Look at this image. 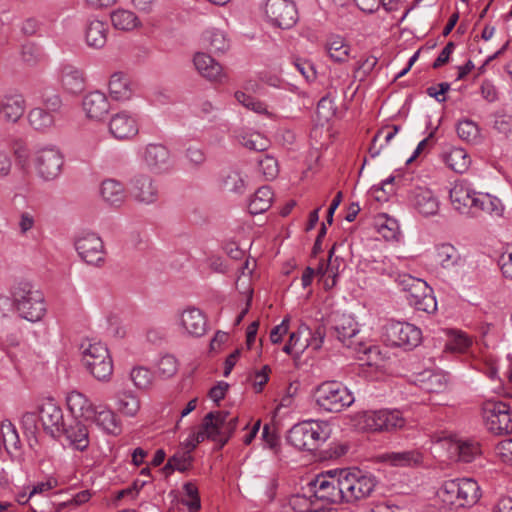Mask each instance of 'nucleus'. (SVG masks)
Wrapping results in <instances>:
<instances>
[{
	"label": "nucleus",
	"mask_w": 512,
	"mask_h": 512,
	"mask_svg": "<svg viewBox=\"0 0 512 512\" xmlns=\"http://www.w3.org/2000/svg\"><path fill=\"white\" fill-rule=\"evenodd\" d=\"M329 335L335 337L343 346L350 349L359 359L368 364L376 363L379 355L378 347L367 343L359 336L358 323L346 314L335 315L329 330Z\"/></svg>",
	"instance_id": "nucleus-1"
},
{
	"label": "nucleus",
	"mask_w": 512,
	"mask_h": 512,
	"mask_svg": "<svg viewBox=\"0 0 512 512\" xmlns=\"http://www.w3.org/2000/svg\"><path fill=\"white\" fill-rule=\"evenodd\" d=\"M11 296L14 307L22 318L37 322L46 314L44 295L31 282H16L11 288Z\"/></svg>",
	"instance_id": "nucleus-2"
},
{
	"label": "nucleus",
	"mask_w": 512,
	"mask_h": 512,
	"mask_svg": "<svg viewBox=\"0 0 512 512\" xmlns=\"http://www.w3.org/2000/svg\"><path fill=\"white\" fill-rule=\"evenodd\" d=\"M331 428L328 422L306 420L295 424L287 434V441L299 450L312 451L329 439Z\"/></svg>",
	"instance_id": "nucleus-3"
},
{
	"label": "nucleus",
	"mask_w": 512,
	"mask_h": 512,
	"mask_svg": "<svg viewBox=\"0 0 512 512\" xmlns=\"http://www.w3.org/2000/svg\"><path fill=\"white\" fill-rule=\"evenodd\" d=\"M395 283L406 294L408 304L414 309L428 314L437 310L433 290L424 280L403 273L397 275Z\"/></svg>",
	"instance_id": "nucleus-4"
},
{
	"label": "nucleus",
	"mask_w": 512,
	"mask_h": 512,
	"mask_svg": "<svg viewBox=\"0 0 512 512\" xmlns=\"http://www.w3.org/2000/svg\"><path fill=\"white\" fill-rule=\"evenodd\" d=\"M314 397L322 410L331 413L341 412L355 401L348 388L338 381L322 382L316 387Z\"/></svg>",
	"instance_id": "nucleus-5"
},
{
	"label": "nucleus",
	"mask_w": 512,
	"mask_h": 512,
	"mask_svg": "<svg viewBox=\"0 0 512 512\" xmlns=\"http://www.w3.org/2000/svg\"><path fill=\"white\" fill-rule=\"evenodd\" d=\"M82 362L89 373L99 381H108L113 373L109 350L101 342L90 340L81 344Z\"/></svg>",
	"instance_id": "nucleus-6"
},
{
	"label": "nucleus",
	"mask_w": 512,
	"mask_h": 512,
	"mask_svg": "<svg viewBox=\"0 0 512 512\" xmlns=\"http://www.w3.org/2000/svg\"><path fill=\"white\" fill-rule=\"evenodd\" d=\"M437 495L448 506L470 507L480 499L481 489L478 482H444Z\"/></svg>",
	"instance_id": "nucleus-7"
},
{
	"label": "nucleus",
	"mask_w": 512,
	"mask_h": 512,
	"mask_svg": "<svg viewBox=\"0 0 512 512\" xmlns=\"http://www.w3.org/2000/svg\"><path fill=\"white\" fill-rule=\"evenodd\" d=\"M486 428L495 435L512 434V407L502 400L488 399L482 404Z\"/></svg>",
	"instance_id": "nucleus-8"
},
{
	"label": "nucleus",
	"mask_w": 512,
	"mask_h": 512,
	"mask_svg": "<svg viewBox=\"0 0 512 512\" xmlns=\"http://www.w3.org/2000/svg\"><path fill=\"white\" fill-rule=\"evenodd\" d=\"M385 341L394 347L411 350L417 347L422 340V332L417 326L400 321H389L384 326Z\"/></svg>",
	"instance_id": "nucleus-9"
},
{
	"label": "nucleus",
	"mask_w": 512,
	"mask_h": 512,
	"mask_svg": "<svg viewBox=\"0 0 512 512\" xmlns=\"http://www.w3.org/2000/svg\"><path fill=\"white\" fill-rule=\"evenodd\" d=\"M39 420L44 431L55 439L63 434L65 420L63 410L53 398H46L37 407Z\"/></svg>",
	"instance_id": "nucleus-10"
},
{
	"label": "nucleus",
	"mask_w": 512,
	"mask_h": 512,
	"mask_svg": "<svg viewBox=\"0 0 512 512\" xmlns=\"http://www.w3.org/2000/svg\"><path fill=\"white\" fill-rule=\"evenodd\" d=\"M265 14L273 26L281 29L292 28L298 20L296 6L291 0H267Z\"/></svg>",
	"instance_id": "nucleus-11"
},
{
	"label": "nucleus",
	"mask_w": 512,
	"mask_h": 512,
	"mask_svg": "<svg viewBox=\"0 0 512 512\" xmlns=\"http://www.w3.org/2000/svg\"><path fill=\"white\" fill-rule=\"evenodd\" d=\"M79 256L90 265L100 266L105 261L106 251L102 239L95 233H86L75 242Z\"/></svg>",
	"instance_id": "nucleus-12"
},
{
	"label": "nucleus",
	"mask_w": 512,
	"mask_h": 512,
	"mask_svg": "<svg viewBox=\"0 0 512 512\" xmlns=\"http://www.w3.org/2000/svg\"><path fill=\"white\" fill-rule=\"evenodd\" d=\"M34 165L38 175L44 180H53L61 172L63 157L61 153L52 148L38 151L34 158Z\"/></svg>",
	"instance_id": "nucleus-13"
},
{
	"label": "nucleus",
	"mask_w": 512,
	"mask_h": 512,
	"mask_svg": "<svg viewBox=\"0 0 512 512\" xmlns=\"http://www.w3.org/2000/svg\"><path fill=\"white\" fill-rule=\"evenodd\" d=\"M340 484V489L334 490L328 498L331 503L338 502H355L365 499L374 491V482H336Z\"/></svg>",
	"instance_id": "nucleus-14"
},
{
	"label": "nucleus",
	"mask_w": 512,
	"mask_h": 512,
	"mask_svg": "<svg viewBox=\"0 0 512 512\" xmlns=\"http://www.w3.org/2000/svg\"><path fill=\"white\" fill-rule=\"evenodd\" d=\"M228 411H212L205 415V429H210V440L220 444L222 448L234 433L233 426H229Z\"/></svg>",
	"instance_id": "nucleus-15"
},
{
	"label": "nucleus",
	"mask_w": 512,
	"mask_h": 512,
	"mask_svg": "<svg viewBox=\"0 0 512 512\" xmlns=\"http://www.w3.org/2000/svg\"><path fill=\"white\" fill-rule=\"evenodd\" d=\"M478 193L463 181L456 183L451 188L449 195L453 207L459 213L471 217Z\"/></svg>",
	"instance_id": "nucleus-16"
},
{
	"label": "nucleus",
	"mask_w": 512,
	"mask_h": 512,
	"mask_svg": "<svg viewBox=\"0 0 512 512\" xmlns=\"http://www.w3.org/2000/svg\"><path fill=\"white\" fill-rule=\"evenodd\" d=\"M58 81L63 90L69 94L76 95L85 89L86 78L83 70L72 64L61 65Z\"/></svg>",
	"instance_id": "nucleus-17"
},
{
	"label": "nucleus",
	"mask_w": 512,
	"mask_h": 512,
	"mask_svg": "<svg viewBox=\"0 0 512 512\" xmlns=\"http://www.w3.org/2000/svg\"><path fill=\"white\" fill-rule=\"evenodd\" d=\"M410 203L424 217L436 215L439 211V200L434 193L424 187H416L410 193Z\"/></svg>",
	"instance_id": "nucleus-18"
},
{
	"label": "nucleus",
	"mask_w": 512,
	"mask_h": 512,
	"mask_svg": "<svg viewBox=\"0 0 512 512\" xmlns=\"http://www.w3.org/2000/svg\"><path fill=\"white\" fill-rule=\"evenodd\" d=\"M442 446L446 448L448 456L457 462L469 463L480 455L478 443L445 439Z\"/></svg>",
	"instance_id": "nucleus-19"
},
{
	"label": "nucleus",
	"mask_w": 512,
	"mask_h": 512,
	"mask_svg": "<svg viewBox=\"0 0 512 512\" xmlns=\"http://www.w3.org/2000/svg\"><path fill=\"white\" fill-rule=\"evenodd\" d=\"M193 63L199 74L209 81L223 82L226 79L221 64L206 53L197 52L194 55Z\"/></svg>",
	"instance_id": "nucleus-20"
},
{
	"label": "nucleus",
	"mask_w": 512,
	"mask_h": 512,
	"mask_svg": "<svg viewBox=\"0 0 512 512\" xmlns=\"http://www.w3.org/2000/svg\"><path fill=\"white\" fill-rule=\"evenodd\" d=\"M180 324L187 334L201 337L207 331V319L204 313L195 307H188L180 315Z\"/></svg>",
	"instance_id": "nucleus-21"
},
{
	"label": "nucleus",
	"mask_w": 512,
	"mask_h": 512,
	"mask_svg": "<svg viewBox=\"0 0 512 512\" xmlns=\"http://www.w3.org/2000/svg\"><path fill=\"white\" fill-rule=\"evenodd\" d=\"M109 130L117 139H130L138 133V125L132 116L126 112H120L111 118Z\"/></svg>",
	"instance_id": "nucleus-22"
},
{
	"label": "nucleus",
	"mask_w": 512,
	"mask_h": 512,
	"mask_svg": "<svg viewBox=\"0 0 512 512\" xmlns=\"http://www.w3.org/2000/svg\"><path fill=\"white\" fill-rule=\"evenodd\" d=\"M83 109L90 119H103L110 109L109 101L106 95L100 91L88 93L82 102Z\"/></svg>",
	"instance_id": "nucleus-23"
},
{
	"label": "nucleus",
	"mask_w": 512,
	"mask_h": 512,
	"mask_svg": "<svg viewBox=\"0 0 512 512\" xmlns=\"http://www.w3.org/2000/svg\"><path fill=\"white\" fill-rule=\"evenodd\" d=\"M131 193L134 198L146 204L156 201L158 189L147 175H137L131 181Z\"/></svg>",
	"instance_id": "nucleus-24"
},
{
	"label": "nucleus",
	"mask_w": 512,
	"mask_h": 512,
	"mask_svg": "<svg viewBox=\"0 0 512 512\" xmlns=\"http://www.w3.org/2000/svg\"><path fill=\"white\" fill-rule=\"evenodd\" d=\"M110 96L116 101H127L134 93V84L123 72H115L109 80Z\"/></svg>",
	"instance_id": "nucleus-25"
},
{
	"label": "nucleus",
	"mask_w": 512,
	"mask_h": 512,
	"mask_svg": "<svg viewBox=\"0 0 512 512\" xmlns=\"http://www.w3.org/2000/svg\"><path fill=\"white\" fill-rule=\"evenodd\" d=\"M109 27L104 21L91 19L85 26V42L94 49H101L107 42Z\"/></svg>",
	"instance_id": "nucleus-26"
},
{
	"label": "nucleus",
	"mask_w": 512,
	"mask_h": 512,
	"mask_svg": "<svg viewBox=\"0 0 512 512\" xmlns=\"http://www.w3.org/2000/svg\"><path fill=\"white\" fill-rule=\"evenodd\" d=\"M65 440L75 449L84 451L89 446V431L85 424L74 420L73 423L64 426L61 438Z\"/></svg>",
	"instance_id": "nucleus-27"
},
{
	"label": "nucleus",
	"mask_w": 512,
	"mask_h": 512,
	"mask_svg": "<svg viewBox=\"0 0 512 512\" xmlns=\"http://www.w3.org/2000/svg\"><path fill=\"white\" fill-rule=\"evenodd\" d=\"M503 211L504 207L497 197L479 192L471 217H479L483 213L499 217L502 216Z\"/></svg>",
	"instance_id": "nucleus-28"
},
{
	"label": "nucleus",
	"mask_w": 512,
	"mask_h": 512,
	"mask_svg": "<svg viewBox=\"0 0 512 512\" xmlns=\"http://www.w3.org/2000/svg\"><path fill=\"white\" fill-rule=\"evenodd\" d=\"M93 422L107 434L119 435L122 431L121 421L118 416L110 409L93 410Z\"/></svg>",
	"instance_id": "nucleus-29"
},
{
	"label": "nucleus",
	"mask_w": 512,
	"mask_h": 512,
	"mask_svg": "<svg viewBox=\"0 0 512 512\" xmlns=\"http://www.w3.org/2000/svg\"><path fill=\"white\" fill-rule=\"evenodd\" d=\"M442 161L456 173H464L470 166L468 153L459 147H450L441 154Z\"/></svg>",
	"instance_id": "nucleus-30"
},
{
	"label": "nucleus",
	"mask_w": 512,
	"mask_h": 512,
	"mask_svg": "<svg viewBox=\"0 0 512 512\" xmlns=\"http://www.w3.org/2000/svg\"><path fill=\"white\" fill-rule=\"evenodd\" d=\"M100 194L102 199L112 206H120L126 199L123 184L115 179L104 180L101 183Z\"/></svg>",
	"instance_id": "nucleus-31"
},
{
	"label": "nucleus",
	"mask_w": 512,
	"mask_h": 512,
	"mask_svg": "<svg viewBox=\"0 0 512 512\" xmlns=\"http://www.w3.org/2000/svg\"><path fill=\"white\" fill-rule=\"evenodd\" d=\"M169 158L168 149L161 144H149L146 147L144 160L152 170L160 171L166 169Z\"/></svg>",
	"instance_id": "nucleus-32"
},
{
	"label": "nucleus",
	"mask_w": 512,
	"mask_h": 512,
	"mask_svg": "<svg viewBox=\"0 0 512 512\" xmlns=\"http://www.w3.org/2000/svg\"><path fill=\"white\" fill-rule=\"evenodd\" d=\"M0 113L7 121L17 122L24 114L26 102L22 95L6 96L3 103H0Z\"/></svg>",
	"instance_id": "nucleus-33"
},
{
	"label": "nucleus",
	"mask_w": 512,
	"mask_h": 512,
	"mask_svg": "<svg viewBox=\"0 0 512 512\" xmlns=\"http://www.w3.org/2000/svg\"><path fill=\"white\" fill-rule=\"evenodd\" d=\"M67 406L75 416L90 419L93 414V406L89 399L78 391H72L67 396Z\"/></svg>",
	"instance_id": "nucleus-34"
},
{
	"label": "nucleus",
	"mask_w": 512,
	"mask_h": 512,
	"mask_svg": "<svg viewBox=\"0 0 512 512\" xmlns=\"http://www.w3.org/2000/svg\"><path fill=\"white\" fill-rule=\"evenodd\" d=\"M392 466L417 467L423 462L422 454L417 450L391 452L383 456Z\"/></svg>",
	"instance_id": "nucleus-35"
},
{
	"label": "nucleus",
	"mask_w": 512,
	"mask_h": 512,
	"mask_svg": "<svg viewBox=\"0 0 512 512\" xmlns=\"http://www.w3.org/2000/svg\"><path fill=\"white\" fill-rule=\"evenodd\" d=\"M192 460L191 451L188 448L187 450L177 451L169 458L161 471L165 477H169L174 471L185 472L191 467Z\"/></svg>",
	"instance_id": "nucleus-36"
},
{
	"label": "nucleus",
	"mask_w": 512,
	"mask_h": 512,
	"mask_svg": "<svg viewBox=\"0 0 512 512\" xmlns=\"http://www.w3.org/2000/svg\"><path fill=\"white\" fill-rule=\"evenodd\" d=\"M273 200V192L269 186L260 187L249 202L248 209L252 215L266 212Z\"/></svg>",
	"instance_id": "nucleus-37"
},
{
	"label": "nucleus",
	"mask_w": 512,
	"mask_h": 512,
	"mask_svg": "<svg viewBox=\"0 0 512 512\" xmlns=\"http://www.w3.org/2000/svg\"><path fill=\"white\" fill-rule=\"evenodd\" d=\"M400 126L392 125L382 127L377 131L372 139V143L369 147V154L372 158L378 156L383 149L398 133Z\"/></svg>",
	"instance_id": "nucleus-38"
},
{
	"label": "nucleus",
	"mask_w": 512,
	"mask_h": 512,
	"mask_svg": "<svg viewBox=\"0 0 512 512\" xmlns=\"http://www.w3.org/2000/svg\"><path fill=\"white\" fill-rule=\"evenodd\" d=\"M326 51L335 62H345L349 57L350 46L339 35H332L327 39Z\"/></svg>",
	"instance_id": "nucleus-39"
},
{
	"label": "nucleus",
	"mask_w": 512,
	"mask_h": 512,
	"mask_svg": "<svg viewBox=\"0 0 512 512\" xmlns=\"http://www.w3.org/2000/svg\"><path fill=\"white\" fill-rule=\"evenodd\" d=\"M337 478V480H367L366 475L357 468H334L329 470L319 471L314 475L313 480H320L321 478Z\"/></svg>",
	"instance_id": "nucleus-40"
},
{
	"label": "nucleus",
	"mask_w": 512,
	"mask_h": 512,
	"mask_svg": "<svg viewBox=\"0 0 512 512\" xmlns=\"http://www.w3.org/2000/svg\"><path fill=\"white\" fill-rule=\"evenodd\" d=\"M29 124L38 131H47L55 124V115L42 107H35L28 113Z\"/></svg>",
	"instance_id": "nucleus-41"
},
{
	"label": "nucleus",
	"mask_w": 512,
	"mask_h": 512,
	"mask_svg": "<svg viewBox=\"0 0 512 512\" xmlns=\"http://www.w3.org/2000/svg\"><path fill=\"white\" fill-rule=\"evenodd\" d=\"M436 257L444 269L455 267L462 261L458 250L449 243H442L436 247Z\"/></svg>",
	"instance_id": "nucleus-42"
},
{
	"label": "nucleus",
	"mask_w": 512,
	"mask_h": 512,
	"mask_svg": "<svg viewBox=\"0 0 512 512\" xmlns=\"http://www.w3.org/2000/svg\"><path fill=\"white\" fill-rule=\"evenodd\" d=\"M420 388L429 393H440L447 388L448 379L442 373H423L419 379Z\"/></svg>",
	"instance_id": "nucleus-43"
},
{
	"label": "nucleus",
	"mask_w": 512,
	"mask_h": 512,
	"mask_svg": "<svg viewBox=\"0 0 512 512\" xmlns=\"http://www.w3.org/2000/svg\"><path fill=\"white\" fill-rule=\"evenodd\" d=\"M114 28L123 31H130L136 28L140 22L138 17L130 10L117 9L110 15Z\"/></svg>",
	"instance_id": "nucleus-44"
},
{
	"label": "nucleus",
	"mask_w": 512,
	"mask_h": 512,
	"mask_svg": "<svg viewBox=\"0 0 512 512\" xmlns=\"http://www.w3.org/2000/svg\"><path fill=\"white\" fill-rule=\"evenodd\" d=\"M384 417V410L364 411L358 415V424L362 429L371 432L384 431L382 424Z\"/></svg>",
	"instance_id": "nucleus-45"
},
{
	"label": "nucleus",
	"mask_w": 512,
	"mask_h": 512,
	"mask_svg": "<svg viewBox=\"0 0 512 512\" xmlns=\"http://www.w3.org/2000/svg\"><path fill=\"white\" fill-rule=\"evenodd\" d=\"M456 130L459 138L467 143L476 144L481 140L480 129L472 120L465 119L459 121Z\"/></svg>",
	"instance_id": "nucleus-46"
},
{
	"label": "nucleus",
	"mask_w": 512,
	"mask_h": 512,
	"mask_svg": "<svg viewBox=\"0 0 512 512\" xmlns=\"http://www.w3.org/2000/svg\"><path fill=\"white\" fill-rule=\"evenodd\" d=\"M181 502L189 512H198L201 509V500L198 487L194 482H186L183 486Z\"/></svg>",
	"instance_id": "nucleus-47"
},
{
	"label": "nucleus",
	"mask_w": 512,
	"mask_h": 512,
	"mask_svg": "<svg viewBox=\"0 0 512 512\" xmlns=\"http://www.w3.org/2000/svg\"><path fill=\"white\" fill-rule=\"evenodd\" d=\"M117 407L124 415L133 417L140 409V400L132 392H122L118 395Z\"/></svg>",
	"instance_id": "nucleus-48"
},
{
	"label": "nucleus",
	"mask_w": 512,
	"mask_h": 512,
	"mask_svg": "<svg viewBox=\"0 0 512 512\" xmlns=\"http://www.w3.org/2000/svg\"><path fill=\"white\" fill-rule=\"evenodd\" d=\"M258 168L264 180L271 181L278 176L279 165L275 157L271 155L260 156L257 159Z\"/></svg>",
	"instance_id": "nucleus-49"
},
{
	"label": "nucleus",
	"mask_w": 512,
	"mask_h": 512,
	"mask_svg": "<svg viewBox=\"0 0 512 512\" xmlns=\"http://www.w3.org/2000/svg\"><path fill=\"white\" fill-rule=\"evenodd\" d=\"M21 59L29 66H35L40 63L44 54L40 46L33 42L24 43L21 47Z\"/></svg>",
	"instance_id": "nucleus-50"
},
{
	"label": "nucleus",
	"mask_w": 512,
	"mask_h": 512,
	"mask_svg": "<svg viewBox=\"0 0 512 512\" xmlns=\"http://www.w3.org/2000/svg\"><path fill=\"white\" fill-rule=\"evenodd\" d=\"M307 488V492L313 494L316 499L331 502L328 498L322 496H329L334 490L340 489V484L336 482H308Z\"/></svg>",
	"instance_id": "nucleus-51"
},
{
	"label": "nucleus",
	"mask_w": 512,
	"mask_h": 512,
	"mask_svg": "<svg viewBox=\"0 0 512 512\" xmlns=\"http://www.w3.org/2000/svg\"><path fill=\"white\" fill-rule=\"evenodd\" d=\"M204 40L212 52H225L229 48V42L224 33L219 30H209L204 33Z\"/></svg>",
	"instance_id": "nucleus-52"
},
{
	"label": "nucleus",
	"mask_w": 512,
	"mask_h": 512,
	"mask_svg": "<svg viewBox=\"0 0 512 512\" xmlns=\"http://www.w3.org/2000/svg\"><path fill=\"white\" fill-rule=\"evenodd\" d=\"M337 244L335 243L329 250L328 262L326 264L325 273H328V278H332V286L335 285V279L340 270L345 267L344 260L338 256H334Z\"/></svg>",
	"instance_id": "nucleus-53"
},
{
	"label": "nucleus",
	"mask_w": 512,
	"mask_h": 512,
	"mask_svg": "<svg viewBox=\"0 0 512 512\" xmlns=\"http://www.w3.org/2000/svg\"><path fill=\"white\" fill-rule=\"evenodd\" d=\"M384 410L383 426L384 431H391L397 428H402L405 425V419L399 410Z\"/></svg>",
	"instance_id": "nucleus-54"
},
{
	"label": "nucleus",
	"mask_w": 512,
	"mask_h": 512,
	"mask_svg": "<svg viewBox=\"0 0 512 512\" xmlns=\"http://www.w3.org/2000/svg\"><path fill=\"white\" fill-rule=\"evenodd\" d=\"M236 100L241 103L244 107L258 113V114H264L267 112L266 105L255 99L254 97L247 95L244 92L237 91L235 93Z\"/></svg>",
	"instance_id": "nucleus-55"
},
{
	"label": "nucleus",
	"mask_w": 512,
	"mask_h": 512,
	"mask_svg": "<svg viewBox=\"0 0 512 512\" xmlns=\"http://www.w3.org/2000/svg\"><path fill=\"white\" fill-rule=\"evenodd\" d=\"M2 427H4L3 434L5 440L3 447L8 452H10L12 448L17 450L19 448L20 439L15 426L10 421H5L2 423Z\"/></svg>",
	"instance_id": "nucleus-56"
},
{
	"label": "nucleus",
	"mask_w": 512,
	"mask_h": 512,
	"mask_svg": "<svg viewBox=\"0 0 512 512\" xmlns=\"http://www.w3.org/2000/svg\"><path fill=\"white\" fill-rule=\"evenodd\" d=\"M130 378L136 387L146 389L151 385L152 373L144 367H136L132 369Z\"/></svg>",
	"instance_id": "nucleus-57"
},
{
	"label": "nucleus",
	"mask_w": 512,
	"mask_h": 512,
	"mask_svg": "<svg viewBox=\"0 0 512 512\" xmlns=\"http://www.w3.org/2000/svg\"><path fill=\"white\" fill-rule=\"evenodd\" d=\"M309 332V327L305 324L299 326L296 332H292L289 336V342L295 348V354H302L305 349L308 347V338H305L304 341H301V336L305 335V333Z\"/></svg>",
	"instance_id": "nucleus-58"
},
{
	"label": "nucleus",
	"mask_w": 512,
	"mask_h": 512,
	"mask_svg": "<svg viewBox=\"0 0 512 512\" xmlns=\"http://www.w3.org/2000/svg\"><path fill=\"white\" fill-rule=\"evenodd\" d=\"M471 339L462 332H455L452 334L447 343V348L457 352H464L470 345Z\"/></svg>",
	"instance_id": "nucleus-59"
},
{
	"label": "nucleus",
	"mask_w": 512,
	"mask_h": 512,
	"mask_svg": "<svg viewBox=\"0 0 512 512\" xmlns=\"http://www.w3.org/2000/svg\"><path fill=\"white\" fill-rule=\"evenodd\" d=\"M42 108L48 112H52L53 115L59 113L62 107V99L58 93H43L42 94Z\"/></svg>",
	"instance_id": "nucleus-60"
},
{
	"label": "nucleus",
	"mask_w": 512,
	"mask_h": 512,
	"mask_svg": "<svg viewBox=\"0 0 512 512\" xmlns=\"http://www.w3.org/2000/svg\"><path fill=\"white\" fill-rule=\"evenodd\" d=\"M178 369L177 360L172 355L163 356L158 362V371L164 377L173 376Z\"/></svg>",
	"instance_id": "nucleus-61"
},
{
	"label": "nucleus",
	"mask_w": 512,
	"mask_h": 512,
	"mask_svg": "<svg viewBox=\"0 0 512 512\" xmlns=\"http://www.w3.org/2000/svg\"><path fill=\"white\" fill-rule=\"evenodd\" d=\"M39 413L37 412H25L21 417V425L26 433L35 435L38 431Z\"/></svg>",
	"instance_id": "nucleus-62"
},
{
	"label": "nucleus",
	"mask_w": 512,
	"mask_h": 512,
	"mask_svg": "<svg viewBox=\"0 0 512 512\" xmlns=\"http://www.w3.org/2000/svg\"><path fill=\"white\" fill-rule=\"evenodd\" d=\"M313 496V494H310V496L307 495H295L290 500V505L292 506L293 510L295 512H300L301 508L304 510H313V508L317 507L318 504L314 503L310 498Z\"/></svg>",
	"instance_id": "nucleus-63"
},
{
	"label": "nucleus",
	"mask_w": 512,
	"mask_h": 512,
	"mask_svg": "<svg viewBox=\"0 0 512 512\" xmlns=\"http://www.w3.org/2000/svg\"><path fill=\"white\" fill-rule=\"evenodd\" d=\"M499 265L503 276L506 279L512 280V246L501 254Z\"/></svg>",
	"instance_id": "nucleus-64"
}]
</instances>
